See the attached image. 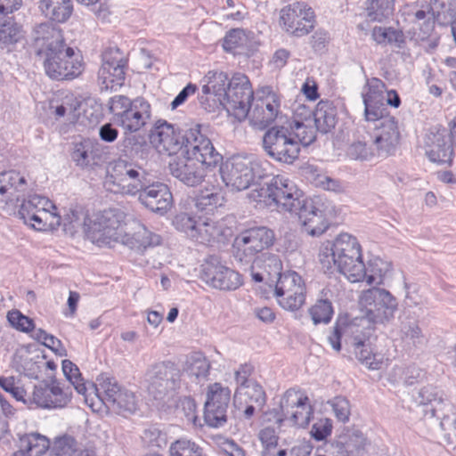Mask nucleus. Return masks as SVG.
I'll use <instances>...</instances> for the list:
<instances>
[{
  "label": "nucleus",
  "instance_id": "obj_4",
  "mask_svg": "<svg viewBox=\"0 0 456 456\" xmlns=\"http://www.w3.org/2000/svg\"><path fill=\"white\" fill-rule=\"evenodd\" d=\"M319 261L325 272L338 271L349 281H362L365 274L361 245L348 233H340L334 240L324 242L319 253Z\"/></svg>",
  "mask_w": 456,
  "mask_h": 456
},
{
  "label": "nucleus",
  "instance_id": "obj_11",
  "mask_svg": "<svg viewBox=\"0 0 456 456\" xmlns=\"http://www.w3.org/2000/svg\"><path fill=\"white\" fill-rule=\"evenodd\" d=\"M253 98L254 93L248 77L244 74L236 73L230 79L224 97L219 99V104L230 115L241 120L248 115Z\"/></svg>",
  "mask_w": 456,
  "mask_h": 456
},
{
  "label": "nucleus",
  "instance_id": "obj_45",
  "mask_svg": "<svg viewBox=\"0 0 456 456\" xmlns=\"http://www.w3.org/2000/svg\"><path fill=\"white\" fill-rule=\"evenodd\" d=\"M401 338L403 342L412 345L415 347H420L427 344L428 339L422 333L416 320L401 322Z\"/></svg>",
  "mask_w": 456,
  "mask_h": 456
},
{
  "label": "nucleus",
  "instance_id": "obj_12",
  "mask_svg": "<svg viewBox=\"0 0 456 456\" xmlns=\"http://www.w3.org/2000/svg\"><path fill=\"white\" fill-rule=\"evenodd\" d=\"M265 152L273 160L292 164L299 157L300 148L285 126H274L263 136Z\"/></svg>",
  "mask_w": 456,
  "mask_h": 456
},
{
  "label": "nucleus",
  "instance_id": "obj_5",
  "mask_svg": "<svg viewBox=\"0 0 456 456\" xmlns=\"http://www.w3.org/2000/svg\"><path fill=\"white\" fill-rule=\"evenodd\" d=\"M370 324L372 322H369L365 315L350 322L338 320L328 336V341L335 351L339 352L343 340L346 345L354 348L355 356L360 362L371 370H379L382 362L377 359V355L373 354L370 348L369 340L373 331Z\"/></svg>",
  "mask_w": 456,
  "mask_h": 456
},
{
  "label": "nucleus",
  "instance_id": "obj_24",
  "mask_svg": "<svg viewBox=\"0 0 456 456\" xmlns=\"http://www.w3.org/2000/svg\"><path fill=\"white\" fill-rule=\"evenodd\" d=\"M424 149L430 161L441 165L452 164L453 146L445 128H431L425 135Z\"/></svg>",
  "mask_w": 456,
  "mask_h": 456
},
{
  "label": "nucleus",
  "instance_id": "obj_30",
  "mask_svg": "<svg viewBox=\"0 0 456 456\" xmlns=\"http://www.w3.org/2000/svg\"><path fill=\"white\" fill-rule=\"evenodd\" d=\"M279 112V96L274 93H270L266 97L257 100L253 109L249 107L248 116L254 126L265 128L275 120Z\"/></svg>",
  "mask_w": 456,
  "mask_h": 456
},
{
  "label": "nucleus",
  "instance_id": "obj_62",
  "mask_svg": "<svg viewBox=\"0 0 456 456\" xmlns=\"http://www.w3.org/2000/svg\"><path fill=\"white\" fill-rule=\"evenodd\" d=\"M259 439L265 448L262 456H274V449L278 441L275 430L272 428H263L259 433Z\"/></svg>",
  "mask_w": 456,
  "mask_h": 456
},
{
  "label": "nucleus",
  "instance_id": "obj_48",
  "mask_svg": "<svg viewBox=\"0 0 456 456\" xmlns=\"http://www.w3.org/2000/svg\"><path fill=\"white\" fill-rule=\"evenodd\" d=\"M395 0H370L367 17L371 21L381 22L392 15Z\"/></svg>",
  "mask_w": 456,
  "mask_h": 456
},
{
  "label": "nucleus",
  "instance_id": "obj_61",
  "mask_svg": "<svg viewBox=\"0 0 456 456\" xmlns=\"http://www.w3.org/2000/svg\"><path fill=\"white\" fill-rule=\"evenodd\" d=\"M330 405L339 421L346 423L349 420L351 414L350 403L346 397L336 396L330 401Z\"/></svg>",
  "mask_w": 456,
  "mask_h": 456
},
{
  "label": "nucleus",
  "instance_id": "obj_31",
  "mask_svg": "<svg viewBox=\"0 0 456 456\" xmlns=\"http://www.w3.org/2000/svg\"><path fill=\"white\" fill-rule=\"evenodd\" d=\"M228 76L224 72H209L208 82L202 87V94L205 95H214L216 99L204 98L200 99V105L208 111H211L219 104V99L224 97L227 90Z\"/></svg>",
  "mask_w": 456,
  "mask_h": 456
},
{
  "label": "nucleus",
  "instance_id": "obj_26",
  "mask_svg": "<svg viewBox=\"0 0 456 456\" xmlns=\"http://www.w3.org/2000/svg\"><path fill=\"white\" fill-rule=\"evenodd\" d=\"M385 83L377 77L367 79L362 93L365 119H378L388 112L385 102Z\"/></svg>",
  "mask_w": 456,
  "mask_h": 456
},
{
  "label": "nucleus",
  "instance_id": "obj_18",
  "mask_svg": "<svg viewBox=\"0 0 456 456\" xmlns=\"http://www.w3.org/2000/svg\"><path fill=\"white\" fill-rule=\"evenodd\" d=\"M200 279L207 285L220 290H235L242 285L241 275L216 256H209L201 265Z\"/></svg>",
  "mask_w": 456,
  "mask_h": 456
},
{
  "label": "nucleus",
  "instance_id": "obj_10",
  "mask_svg": "<svg viewBox=\"0 0 456 456\" xmlns=\"http://www.w3.org/2000/svg\"><path fill=\"white\" fill-rule=\"evenodd\" d=\"M54 210L56 207L49 199L35 194L22 201L18 215L26 224L44 231L48 226L61 225V216Z\"/></svg>",
  "mask_w": 456,
  "mask_h": 456
},
{
  "label": "nucleus",
  "instance_id": "obj_38",
  "mask_svg": "<svg viewBox=\"0 0 456 456\" xmlns=\"http://www.w3.org/2000/svg\"><path fill=\"white\" fill-rule=\"evenodd\" d=\"M50 449V440L39 433L25 434L20 438V450L28 456H41Z\"/></svg>",
  "mask_w": 456,
  "mask_h": 456
},
{
  "label": "nucleus",
  "instance_id": "obj_57",
  "mask_svg": "<svg viewBox=\"0 0 456 456\" xmlns=\"http://www.w3.org/2000/svg\"><path fill=\"white\" fill-rule=\"evenodd\" d=\"M393 373L395 376H400L403 383L406 386H412L425 377L424 370L415 365H411L406 369L396 367L393 370Z\"/></svg>",
  "mask_w": 456,
  "mask_h": 456
},
{
  "label": "nucleus",
  "instance_id": "obj_46",
  "mask_svg": "<svg viewBox=\"0 0 456 456\" xmlns=\"http://www.w3.org/2000/svg\"><path fill=\"white\" fill-rule=\"evenodd\" d=\"M169 454L170 456H206L203 447L186 438L173 442L169 447Z\"/></svg>",
  "mask_w": 456,
  "mask_h": 456
},
{
  "label": "nucleus",
  "instance_id": "obj_21",
  "mask_svg": "<svg viewBox=\"0 0 456 456\" xmlns=\"http://www.w3.org/2000/svg\"><path fill=\"white\" fill-rule=\"evenodd\" d=\"M292 214L298 216L304 231L311 236H320L329 227L323 203L319 197L305 198L299 205L298 209Z\"/></svg>",
  "mask_w": 456,
  "mask_h": 456
},
{
  "label": "nucleus",
  "instance_id": "obj_15",
  "mask_svg": "<svg viewBox=\"0 0 456 456\" xmlns=\"http://www.w3.org/2000/svg\"><path fill=\"white\" fill-rule=\"evenodd\" d=\"M148 390L155 399H161L169 392L181 387L182 371L178 365L170 361L153 364L148 371Z\"/></svg>",
  "mask_w": 456,
  "mask_h": 456
},
{
  "label": "nucleus",
  "instance_id": "obj_41",
  "mask_svg": "<svg viewBox=\"0 0 456 456\" xmlns=\"http://www.w3.org/2000/svg\"><path fill=\"white\" fill-rule=\"evenodd\" d=\"M371 37L379 45H391L397 48H403L405 43L403 33L391 27L375 26L371 31Z\"/></svg>",
  "mask_w": 456,
  "mask_h": 456
},
{
  "label": "nucleus",
  "instance_id": "obj_3",
  "mask_svg": "<svg viewBox=\"0 0 456 456\" xmlns=\"http://www.w3.org/2000/svg\"><path fill=\"white\" fill-rule=\"evenodd\" d=\"M35 48L45 74L52 79H74L84 70L80 52L67 45L61 30L53 25L44 23L38 27Z\"/></svg>",
  "mask_w": 456,
  "mask_h": 456
},
{
  "label": "nucleus",
  "instance_id": "obj_55",
  "mask_svg": "<svg viewBox=\"0 0 456 456\" xmlns=\"http://www.w3.org/2000/svg\"><path fill=\"white\" fill-rule=\"evenodd\" d=\"M384 263L379 258L370 260L367 265H364L365 274L362 280H366V282L370 285L376 284L380 285L383 283L384 276L387 270H384L381 265Z\"/></svg>",
  "mask_w": 456,
  "mask_h": 456
},
{
  "label": "nucleus",
  "instance_id": "obj_43",
  "mask_svg": "<svg viewBox=\"0 0 456 456\" xmlns=\"http://www.w3.org/2000/svg\"><path fill=\"white\" fill-rule=\"evenodd\" d=\"M253 268H259L265 273L268 278L282 275V262L278 255L269 252L262 253L253 261Z\"/></svg>",
  "mask_w": 456,
  "mask_h": 456
},
{
  "label": "nucleus",
  "instance_id": "obj_27",
  "mask_svg": "<svg viewBox=\"0 0 456 456\" xmlns=\"http://www.w3.org/2000/svg\"><path fill=\"white\" fill-rule=\"evenodd\" d=\"M207 163L200 159L182 155L169 164L171 175L187 186H197L206 176Z\"/></svg>",
  "mask_w": 456,
  "mask_h": 456
},
{
  "label": "nucleus",
  "instance_id": "obj_42",
  "mask_svg": "<svg viewBox=\"0 0 456 456\" xmlns=\"http://www.w3.org/2000/svg\"><path fill=\"white\" fill-rule=\"evenodd\" d=\"M414 399L419 404L431 405L432 411L435 412L443 409L446 397L444 391L428 385L420 388Z\"/></svg>",
  "mask_w": 456,
  "mask_h": 456
},
{
  "label": "nucleus",
  "instance_id": "obj_58",
  "mask_svg": "<svg viewBox=\"0 0 456 456\" xmlns=\"http://www.w3.org/2000/svg\"><path fill=\"white\" fill-rule=\"evenodd\" d=\"M143 442L151 447L162 448L167 444V434L157 426L145 428L142 436Z\"/></svg>",
  "mask_w": 456,
  "mask_h": 456
},
{
  "label": "nucleus",
  "instance_id": "obj_52",
  "mask_svg": "<svg viewBox=\"0 0 456 456\" xmlns=\"http://www.w3.org/2000/svg\"><path fill=\"white\" fill-rule=\"evenodd\" d=\"M311 179L314 186L326 191L342 192L345 190L342 181L332 178L326 174L318 173L317 170H312Z\"/></svg>",
  "mask_w": 456,
  "mask_h": 456
},
{
  "label": "nucleus",
  "instance_id": "obj_20",
  "mask_svg": "<svg viewBox=\"0 0 456 456\" xmlns=\"http://www.w3.org/2000/svg\"><path fill=\"white\" fill-rule=\"evenodd\" d=\"M284 420L299 428L306 427L313 415L309 398L303 392L289 389L281 401Z\"/></svg>",
  "mask_w": 456,
  "mask_h": 456
},
{
  "label": "nucleus",
  "instance_id": "obj_22",
  "mask_svg": "<svg viewBox=\"0 0 456 456\" xmlns=\"http://www.w3.org/2000/svg\"><path fill=\"white\" fill-rule=\"evenodd\" d=\"M183 155L200 159L208 167H215L222 159L211 141L198 127L184 130Z\"/></svg>",
  "mask_w": 456,
  "mask_h": 456
},
{
  "label": "nucleus",
  "instance_id": "obj_50",
  "mask_svg": "<svg viewBox=\"0 0 456 456\" xmlns=\"http://www.w3.org/2000/svg\"><path fill=\"white\" fill-rule=\"evenodd\" d=\"M230 400V388L216 382L208 387L205 404L214 403V406L228 407Z\"/></svg>",
  "mask_w": 456,
  "mask_h": 456
},
{
  "label": "nucleus",
  "instance_id": "obj_23",
  "mask_svg": "<svg viewBox=\"0 0 456 456\" xmlns=\"http://www.w3.org/2000/svg\"><path fill=\"white\" fill-rule=\"evenodd\" d=\"M374 125L373 143L379 155L392 154L399 142L400 134L395 117L387 113L378 119H365Z\"/></svg>",
  "mask_w": 456,
  "mask_h": 456
},
{
  "label": "nucleus",
  "instance_id": "obj_37",
  "mask_svg": "<svg viewBox=\"0 0 456 456\" xmlns=\"http://www.w3.org/2000/svg\"><path fill=\"white\" fill-rule=\"evenodd\" d=\"M210 370V363L200 353H195L186 361L184 368L185 375L192 383L200 384L208 379Z\"/></svg>",
  "mask_w": 456,
  "mask_h": 456
},
{
  "label": "nucleus",
  "instance_id": "obj_13",
  "mask_svg": "<svg viewBox=\"0 0 456 456\" xmlns=\"http://www.w3.org/2000/svg\"><path fill=\"white\" fill-rule=\"evenodd\" d=\"M95 389L99 398L118 414H132L135 412L138 401L134 392L119 386L114 378L102 377L97 379Z\"/></svg>",
  "mask_w": 456,
  "mask_h": 456
},
{
  "label": "nucleus",
  "instance_id": "obj_33",
  "mask_svg": "<svg viewBox=\"0 0 456 456\" xmlns=\"http://www.w3.org/2000/svg\"><path fill=\"white\" fill-rule=\"evenodd\" d=\"M313 114L316 129L322 134L332 131L338 122V111L333 102L320 101Z\"/></svg>",
  "mask_w": 456,
  "mask_h": 456
},
{
  "label": "nucleus",
  "instance_id": "obj_16",
  "mask_svg": "<svg viewBox=\"0 0 456 456\" xmlns=\"http://www.w3.org/2000/svg\"><path fill=\"white\" fill-rule=\"evenodd\" d=\"M127 59L117 47H110L102 54V66L98 71V82L102 90H118L126 80Z\"/></svg>",
  "mask_w": 456,
  "mask_h": 456
},
{
  "label": "nucleus",
  "instance_id": "obj_6",
  "mask_svg": "<svg viewBox=\"0 0 456 456\" xmlns=\"http://www.w3.org/2000/svg\"><path fill=\"white\" fill-rule=\"evenodd\" d=\"M220 175L227 187L242 191L265 176L260 161L254 155H234L220 167Z\"/></svg>",
  "mask_w": 456,
  "mask_h": 456
},
{
  "label": "nucleus",
  "instance_id": "obj_56",
  "mask_svg": "<svg viewBox=\"0 0 456 456\" xmlns=\"http://www.w3.org/2000/svg\"><path fill=\"white\" fill-rule=\"evenodd\" d=\"M26 183V179L15 171L4 172L0 174V196H4L9 188H15L21 191V187Z\"/></svg>",
  "mask_w": 456,
  "mask_h": 456
},
{
  "label": "nucleus",
  "instance_id": "obj_47",
  "mask_svg": "<svg viewBox=\"0 0 456 456\" xmlns=\"http://www.w3.org/2000/svg\"><path fill=\"white\" fill-rule=\"evenodd\" d=\"M308 312L315 325L330 323L334 314L332 304L328 298L318 299Z\"/></svg>",
  "mask_w": 456,
  "mask_h": 456
},
{
  "label": "nucleus",
  "instance_id": "obj_51",
  "mask_svg": "<svg viewBox=\"0 0 456 456\" xmlns=\"http://www.w3.org/2000/svg\"><path fill=\"white\" fill-rule=\"evenodd\" d=\"M227 408L214 406V403L205 404L204 419L206 424L212 428L223 427L227 421Z\"/></svg>",
  "mask_w": 456,
  "mask_h": 456
},
{
  "label": "nucleus",
  "instance_id": "obj_63",
  "mask_svg": "<svg viewBox=\"0 0 456 456\" xmlns=\"http://www.w3.org/2000/svg\"><path fill=\"white\" fill-rule=\"evenodd\" d=\"M134 240L138 242L139 247L142 248L154 247L159 245L161 242L159 235L151 232L144 226H142L140 230L135 232Z\"/></svg>",
  "mask_w": 456,
  "mask_h": 456
},
{
  "label": "nucleus",
  "instance_id": "obj_7",
  "mask_svg": "<svg viewBox=\"0 0 456 456\" xmlns=\"http://www.w3.org/2000/svg\"><path fill=\"white\" fill-rule=\"evenodd\" d=\"M126 215L118 208H109L98 213L94 220L85 221V232L94 244L110 246L122 234Z\"/></svg>",
  "mask_w": 456,
  "mask_h": 456
},
{
  "label": "nucleus",
  "instance_id": "obj_32",
  "mask_svg": "<svg viewBox=\"0 0 456 456\" xmlns=\"http://www.w3.org/2000/svg\"><path fill=\"white\" fill-rule=\"evenodd\" d=\"M40 13L50 21L66 22L73 13L72 0H37Z\"/></svg>",
  "mask_w": 456,
  "mask_h": 456
},
{
  "label": "nucleus",
  "instance_id": "obj_2",
  "mask_svg": "<svg viewBox=\"0 0 456 456\" xmlns=\"http://www.w3.org/2000/svg\"><path fill=\"white\" fill-rule=\"evenodd\" d=\"M113 121L124 129V136L118 142L119 158L127 159L148 158L151 147L134 133L144 127L151 116V107L144 98L134 100L125 95H115L108 102Z\"/></svg>",
  "mask_w": 456,
  "mask_h": 456
},
{
  "label": "nucleus",
  "instance_id": "obj_34",
  "mask_svg": "<svg viewBox=\"0 0 456 456\" xmlns=\"http://www.w3.org/2000/svg\"><path fill=\"white\" fill-rule=\"evenodd\" d=\"M265 401V393L256 382L237 387L234 394V405L238 410L241 409L244 403H255L258 410H261Z\"/></svg>",
  "mask_w": 456,
  "mask_h": 456
},
{
  "label": "nucleus",
  "instance_id": "obj_59",
  "mask_svg": "<svg viewBox=\"0 0 456 456\" xmlns=\"http://www.w3.org/2000/svg\"><path fill=\"white\" fill-rule=\"evenodd\" d=\"M246 35L243 29H231L224 38L223 47L226 52L236 53L238 48L243 47Z\"/></svg>",
  "mask_w": 456,
  "mask_h": 456
},
{
  "label": "nucleus",
  "instance_id": "obj_14",
  "mask_svg": "<svg viewBox=\"0 0 456 456\" xmlns=\"http://www.w3.org/2000/svg\"><path fill=\"white\" fill-rule=\"evenodd\" d=\"M280 24L287 33L302 37L314 30L315 14L307 3L294 2L281 9Z\"/></svg>",
  "mask_w": 456,
  "mask_h": 456
},
{
  "label": "nucleus",
  "instance_id": "obj_64",
  "mask_svg": "<svg viewBox=\"0 0 456 456\" xmlns=\"http://www.w3.org/2000/svg\"><path fill=\"white\" fill-rule=\"evenodd\" d=\"M332 421L328 418H322L317 419L311 429V436L316 441H322L331 434Z\"/></svg>",
  "mask_w": 456,
  "mask_h": 456
},
{
  "label": "nucleus",
  "instance_id": "obj_54",
  "mask_svg": "<svg viewBox=\"0 0 456 456\" xmlns=\"http://www.w3.org/2000/svg\"><path fill=\"white\" fill-rule=\"evenodd\" d=\"M77 441L69 435L56 437L50 449L51 456H74Z\"/></svg>",
  "mask_w": 456,
  "mask_h": 456
},
{
  "label": "nucleus",
  "instance_id": "obj_36",
  "mask_svg": "<svg viewBox=\"0 0 456 456\" xmlns=\"http://www.w3.org/2000/svg\"><path fill=\"white\" fill-rule=\"evenodd\" d=\"M71 158L81 167L97 164L100 160L98 144L90 139L76 143Z\"/></svg>",
  "mask_w": 456,
  "mask_h": 456
},
{
  "label": "nucleus",
  "instance_id": "obj_39",
  "mask_svg": "<svg viewBox=\"0 0 456 456\" xmlns=\"http://www.w3.org/2000/svg\"><path fill=\"white\" fill-rule=\"evenodd\" d=\"M289 132L291 134L294 141L297 142V145L301 149V146H308L314 142L316 139V126L314 127L310 121L305 120L299 121L295 120L293 123L288 124Z\"/></svg>",
  "mask_w": 456,
  "mask_h": 456
},
{
  "label": "nucleus",
  "instance_id": "obj_44",
  "mask_svg": "<svg viewBox=\"0 0 456 456\" xmlns=\"http://www.w3.org/2000/svg\"><path fill=\"white\" fill-rule=\"evenodd\" d=\"M22 37V31L12 17L0 19V46L16 44Z\"/></svg>",
  "mask_w": 456,
  "mask_h": 456
},
{
  "label": "nucleus",
  "instance_id": "obj_25",
  "mask_svg": "<svg viewBox=\"0 0 456 456\" xmlns=\"http://www.w3.org/2000/svg\"><path fill=\"white\" fill-rule=\"evenodd\" d=\"M151 138L161 151L168 155H175L179 152L183 154L184 130L175 128L174 125L166 120L156 121L151 132Z\"/></svg>",
  "mask_w": 456,
  "mask_h": 456
},
{
  "label": "nucleus",
  "instance_id": "obj_9",
  "mask_svg": "<svg viewBox=\"0 0 456 456\" xmlns=\"http://www.w3.org/2000/svg\"><path fill=\"white\" fill-rule=\"evenodd\" d=\"M274 232L265 226H256L240 232L233 243L234 256L242 265H249L263 250L273 244Z\"/></svg>",
  "mask_w": 456,
  "mask_h": 456
},
{
  "label": "nucleus",
  "instance_id": "obj_19",
  "mask_svg": "<svg viewBox=\"0 0 456 456\" xmlns=\"http://www.w3.org/2000/svg\"><path fill=\"white\" fill-rule=\"evenodd\" d=\"M269 183L271 201H273V208L279 211L292 214L298 209L299 205L305 199L295 183L284 175L273 176Z\"/></svg>",
  "mask_w": 456,
  "mask_h": 456
},
{
  "label": "nucleus",
  "instance_id": "obj_1",
  "mask_svg": "<svg viewBox=\"0 0 456 456\" xmlns=\"http://www.w3.org/2000/svg\"><path fill=\"white\" fill-rule=\"evenodd\" d=\"M104 187L113 193L136 196L151 211L165 214L172 206L173 196L163 183L155 182L147 161L118 158L106 176Z\"/></svg>",
  "mask_w": 456,
  "mask_h": 456
},
{
  "label": "nucleus",
  "instance_id": "obj_60",
  "mask_svg": "<svg viewBox=\"0 0 456 456\" xmlns=\"http://www.w3.org/2000/svg\"><path fill=\"white\" fill-rule=\"evenodd\" d=\"M7 320L16 330L22 332H29L34 330V322L31 318L24 315L19 310H12L7 314Z\"/></svg>",
  "mask_w": 456,
  "mask_h": 456
},
{
  "label": "nucleus",
  "instance_id": "obj_35",
  "mask_svg": "<svg viewBox=\"0 0 456 456\" xmlns=\"http://www.w3.org/2000/svg\"><path fill=\"white\" fill-rule=\"evenodd\" d=\"M192 201L199 211L209 214L222 207L224 204L225 198L221 189L213 187L201 190Z\"/></svg>",
  "mask_w": 456,
  "mask_h": 456
},
{
  "label": "nucleus",
  "instance_id": "obj_28",
  "mask_svg": "<svg viewBox=\"0 0 456 456\" xmlns=\"http://www.w3.org/2000/svg\"><path fill=\"white\" fill-rule=\"evenodd\" d=\"M70 398V393L61 387L56 379L35 386L33 392V401L41 408H62Z\"/></svg>",
  "mask_w": 456,
  "mask_h": 456
},
{
  "label": "nucleus",
  "instance_id": "obj_8",
  "mask_svg": "<svg viewBox=\"0 0 456 456\" xmlns=\"http://www.w3.org/2000/svg\"><path fill=\"white\" fill-rule=\"evenodd\" d=\"M359 303L364 315L372 324H385L395 318L398 302L388 290L372 287L362 292Z\"/></svg>",
  "mask_w": 456,
  "mask_h": 456
},
{
  "label": "nucleus",
  "instance_id": "obj_40",
  "mask_svg": "<svg viewBox=\"0 0 456 456\" xmlns=\"http://www.w3.org/2000/svg\"><path fill=\"white\" fill-rule=\"evenodd\" d=\"M430 12L440 25L452 24L456 19V0H431Z\"/></svg>",
  "mask_w": 456,
  "mask_h": 456
},
{
  "label": "nucleus",
  "instance_id": "obj_17",
  "mask_svg": "<svg viewBox=\"0 0 456 456\" xmlns=\"http://www.w3.org/2000/svg\"><path fill=\"white\" fill-rule=\"evenodd\" d=\"M274 297L283 309L298 310L305 302V281L297 272H285L277 279Z\"/></svg>",
  "mask_w": 456,
  "mask_h": 456
},
{
  "label": "nucleus",
  "instance_id": "obj_53",
  "mask_svg": "<svg viewBox=\"0 0 456 456\" xmlns=\"http://www.w3.org/2000/svg\"><path fill=\"white\" fill-rule=\"evenodd\" d=\"M199 222L200 217L196 219V216L191 214L181 212L174 217L173 224L177 231L185 233L191 239Z\"/></svg>",
  "mask_w": 456,
  "mask_h": 456
},
{
  "label": "nucleus",
  "instance_id": "obj_49",
  "mask_svg": "<svg viewBox=\"0 0 456 456\" xmlns=\"http://www.w3.org/2000/svg\"><path fill=\"white\" fill-rule=\"evenodd\" d=\"M62 371L66 379L74 387L75 390L84 395L86 402H87V387L81 377L78 367L69 360H63Z\"/></svg>",
  "mask_w": 456,
  "mask_h": 456
},
{
  "label": "nucleus",
  "instance_id": "obj_29",
  "mask_svg": "<svg viewBox=\"0 0 456 456\" xmlns=\"http://www.w3.org/2000/svg\"><path fill=\"white\" fill-rule=\"evenodd\" d=\"M226 222L227 219L214 221L210 218L200 217L191 240L204 245L224 243L232 235V230Z\"/></svg>",
  "mask_w": 456,
  "mask_h": 456
}]
</instances>
